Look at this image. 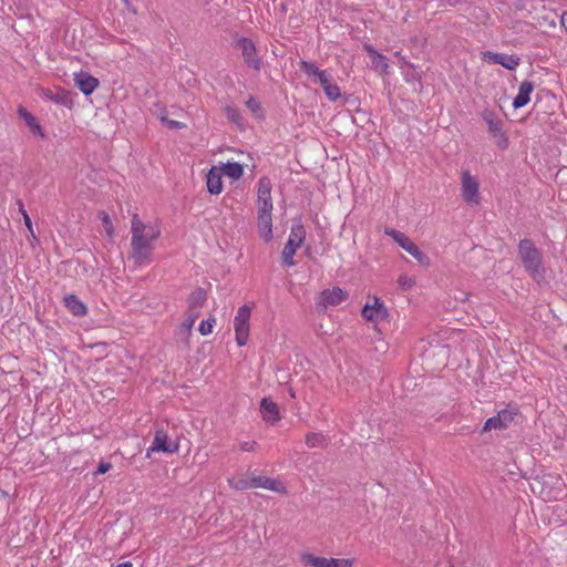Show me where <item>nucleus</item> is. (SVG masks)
Instances as JSON below:
<instances>
[{
    "label": "nucleus",
    "mask_w": 567,
    "mask_h": 567,
    "mask_svg": "<svg viewBox=\"0 0 567 567\" xmlns=\"http://www.w3.org/2000/svg\"><path fill=\"white\" fill-rule=\"evenodd\" d=\"M131 252L135 265H147L152 260L154 241L161 236V229L151 224L143 223L137 214L132 217Z\"/></svg>",
    "instance_id": "f257e3e1"
},
{
    "label": "nucleus",
    "mask_w": 567,
    "mask_h": 567,
    "mask_svg": "<svg viewBox=\"0 0 567 567\" xmlns=\"http://www.w3.org/2000/svg\"><path fill=\"white\" fill-rule=\"evenodd\" d=\"M306 238V229L300 220L295 221L291 226L288 241L281 252V264L286 267L295 266L293 256L296 250L302 245Z\"/></svg>",
    "instance_id": "f03ea898"
},
{
    "label": "nucleus",
    "mask_w": 567,
    "mask_h": 567,
    "mask_svg": "<svg viewBox=\"0 0 567 567\" xmlns=\"http://www.w3.org/2000/svg\"><path fill=\"white\" fill-rule=\"evenodd\" d=\"M384 233L392 237L402 249L413 256L421 265H429V257L405 234L393 228H386Z\"/></svg>",
    "instance_id": "7ed1b4c3"
},
{
    "label": "nucleus",
    "mask_w": 567,
    "mask_h": 567,
    "mask_svg": "<svg viewBox=\"0 0 567 567\" xmlns=\"http://www.w3.org/2000/svg\"><path fill=\"white\" fill-rule=\"evenodd\" d=\"M251 315V308L247 305L241 306L235 316L234 328L236 334V342L239 347L247 343L249 336V319Z\"/></svg>",
    "instance_id": "20e7f679"
},
{
    "label": "nucleus",
    "mask_w": 567,
    "mask_h": 567,
    "mask_svg": "<svg viewBox=\"0 0 567 567\" xmlns=\"http://www.w3.org/2000/svg\"><path fill=\"white\" fill-rule=\"evenodd\" d=\"M518 416V408L516 405H508L506 409L501 410L497 415L486 420L483 431L503 430L507 429Z\"/></svg>",
    "instance_id": "39448f33"
},
{
    "label": "nucleus",
    "mask_w": 567,
    "mask_h": 567,
    "mask_svg": "<svg viewBox=\"0 0 567 567\" xmlns=\"http://www.w3.org/2000/svg\"><path fill=\"white\" fill-rule=\"evenodd\" d=\"M478 181L470 172L465 171L461 177V195L470 206H477L481 203L478 194Z\"/></svg>",
    "instance_id": "423d86ee"
},
{
    "label": "nucleus",
    "mask_w": 567,
    "mask_h": 567,
    "mask_svg": "<svg viewBox=\"0 0 567 567\" xmlns=\"http://www.w3.org/2000/svg\"><path fill=\"white\" fill-rule=\"evenodd\" d=\"M543 2L544 0H534V11L538 10V4L542 7L540 12H537V16L534 17V20H536L534 28L538 29L542 33H547L556 28V22L560 16L555 10H546Z\"/></svg>",
    "instance_id": "0eeeda50"
},
{
    "label": "nucleus",
    "mask_w": 567,
    "mask_h": 567,
    "mask_svg": "<svg viewBox=\"0 0 567 567\" xmlns=\"http://www.w3.org/2000/svg\"><path fill=\"white\" fill-rule=\"evenodd\" d=\"M272 209L271 182L268 177H261L257 189V214H271Z\"/></svg>",
    "instance_id": "6e6552de"
},
{
    "label": "nucleus",
    "mask_w": 567,
    "mask_h": 567,
    "mask_svg": "<svg viewBox=\"0 0 567 567\" xmlns=\"http://www.w3.org/2000/svg\"><path fill=\"white\" fill-rule=\"evenodd\" d=\"M236 48L240 50L245 63L252 70L259 71L261 60L257 56L256 45L252 40L241 37L236 41Z\"/></svg>",
    "instance_id": "1a4fd4ad"
},
{
    "label": "nucleus",
    "mask_w": 567,
    "mask_h": 567,
    "mask_svg": "<svg viewBox=\"0 0 567 567\" xmlns=\"http://www.w3.org/2000/svg\"><path fill=\"white\" fill-rule=\"evenodd\" d=\"M361 315L367 321L372 322H379L389 317V312L383 300L378 297H373V303L364 305L361 310Z\"/></svg>",
    "instance_id": "9d476101"
},
{
    "label": "nucleus",
    "mask_w": 567,
    "mask_h": 567,
    "mask_svg": "<svg viewBox=\"0 0 567 567\" xmlns=\"http://www.w3.org/2000/svg\"><path fill=\"white\" fill-rule=\"evenodd\" d=\"M483 117L488 126L489 133L493 134L496 140V145L505 150L508 146V140L503 132L502 122L491 112L485 113Z\"/></svg>",
    "instance_id": "9b49d317"
},
{
    "label": "nucleus",
    "mask_w": 567,
    "mask_h": 567,
    "mask_svg": "<svg viewBox=\"0 0 567 567\" xmlns=\"http://www.w3.org/2000/svg\"><path fill=\"white\" fill-rule=\"evenodd\" d=\"M178 444L171 442L167 434L159 430L156 431L154 441L152 443V446L147 450L146 456L150 457L152 452H164L168 454H173L177 452Z\"/></svg>",
    "instance_id": "f8f14e48"
},
{
    "label": "nucleus",
    "mask_w": 567,
    "mask_h": 567,
    "mask_svg": "<svg viewBox=\"0 0 567 567\" xmlns=\"http://www.w3.org/2000/svg\"><path fill=\"white\" fill-rule=\"evenodd\" d=\"M482 59L485 62L493 64H501L507 70H515L519 64V59L515 55H508L505 53H496L491 51H485L482 53Z\"/></svg>",
    "instance_id": "ddd939ff"
},
{
    "label": "nucleus",
    "mask_w": 567,
    "mask_h": 567,
    "mask_svg": "<svg viewBox=\"0 0 567 567\" xmlns=\"http://www.w3.org/2000/svg\"><path fill=\"white\" fill-rule=\"evenodd\" d=\"M534 106H537L539 110L538 113L551 114L557 106V100L555 94H553L548 90H539L537 93L536 102Z\"/></svg>",
    "instance_id": "4468645a"
},
{
    "label": "nucleus",
    "mask_w": 567,
    "mask_h": 567,
    "mask_svg": "<svg viewBox=\"0 0 567 567\" xmlns=\"http://www.w3.org/2000/svg\"><path fill=\"white\" fill-rule=\"evenodd\" d=\"M553 278V271L542 265L539 251L534 247V281L539 286L548 285Z\"/></svg>",
    "instance_id": "2eb2a0df"
},
{
    "label": "nucleus",
    "mask_w": 567,
    "mask_h": 567,
    "mask_svg": "<svg viewBox=\"0 0 567 567\" xmlns=\"http://www.w3.org/2000/svg\"><path fill=\"white\" fill-rule=\"evenodd\" d=\"M74 84L84 95H90L97 87L99 80L87 72H80L74 75Z\"/></svg>",
    "instance_id": "dca6fc26"
},
{
    "label": "nucleus",
    "mask_w": 567,
    "mask_h": 567,
    "mask_svg": "<svg viewBox=\"0 0 567 567\" xmlns=\"http://www.w3.org/2000/svg\"><path fill=\"white\" fill-rule=\"evenodd\" d=\"M257 227L259 236L265 243H269L274 238L271 214H257Z\"/></svg>",
    "instance_id": "f3484780"
},
{
    "label": "nucleus",
    "mask_w": 567,
    "mask_h": 567,
    "mask_svg": "<svg viewBox=\"0 0 567 567\" xmlns=\"http://www.w3.org/2000/svg\"><path fill=\"white\" fill-rule=\"evenodd\" d=\"M260 413L262 419L271 424H275L280 420L279 408L277 403L268 398H264L260 402Z\"/></svg>",
    "instance_id": "a211bd4d"
},
{
    "label": "nucleus",
    "mask_w": 567,
    "mask_h": 567,
    "mask_svg": "<svg viewBox=\"0 0 567 567\" xmlns=\"http://www.w3.org/2000/svg\"><path fill=\"white\" fill-rule=\"evenodd\" d=\"M318 82L323 89L328 100L334 102L341 97L340 87L336 83H333L331 76L327 72H324L322 76L318 79Z\"/></svg>",
    "instance_id": "6ab92c4d"
},
{
    "label": "nucleus",
    "mask_w": 567,
    "mask_h": 567,
    "mask_svg": "<svg viewBox=\"0 0 567 567\" xmlns=\"http://www.w3.org/2000/svg\"><path fill=\"white\" fill-rule=\"evenodd\" d=\"M347 298V293L339 287L327 289L320 295V302L323 306H337Z\"/></svg>",
    "instance_id": "aec40b11"
},
{
    "label": "nucleus",
    "mask_w": 567,
    "mask_h": 567,
    "mask_svg": "<svg viewBox=\"0 0 567 567\" xmlns=\"http://www.w3.org/2000/svg\"><path fill=\"white\" fill-rule=\"evenodd\" d=\"M223 172L217 167H212L207 174V190L210 194L218 195L223 190Z\"/></svg>",
    "instance_id": "412c9836"
},
{
    "label": "nucleus",
    "mask_w": 567,
    "mask_h": 567,
    "mask_svg": "<svg viewBox=\"0 0 567 567\" xmlns=\"http://www.w3.org/2000/svg\"><path fill=\"white\" fill-rule=\"evenodd\" d=\"M18 114H19L20 118L24 121L25 125L29 127V130L34 135H38L41 138L45 137V134H44L41 125L39 124L37 118L29 111H27L24 107L20 106L18 110Z\"/></svg>",
    "instance_id": "4be33fe9"
},
{
    "label": "nucleus",
    "mask_w": 567,
    "mask_h": 567,
    "mask_svg": "<svg viewBox=\"0 0 567 567\" xmlns=\"http://www.w3.org/2000/svg\"><path fill=\"white\" fill-rule=\"evenodd\" d=\"M532 82L524 81L519 86V92L513 101L514 109L525 106L530 100Z\"/></svg>",
    "instance_id": "5701e85b"
},
{
    "label": "nucleus",
    "mask_w": 567,
    "mask_h": 567,
    "mask_svg": "<svg viewBox=\"0 0 567 567\" xmlns=\"http://www.w3.org/2000/svg\"><path fill=\"white\" fill-rule=\"evenodd\" d=\"M64 303L74 316H84L87 311L86 306L75 295L65 296Z\"/></svg>",
    "instance_id": "b1692460"
},
{
    "label": "nucleus",
    "mask_w": 567,
    "mask_h": 567,
    "mask_svg": "<svg viewBox=\"0 0 567 567\" xmlns=\"http://www.w3.org/2000/svg\"><path fill=\"white\" fill-rule=\"evenodd\" d=\"M305 443L309 449H326L329 444V439L320 432H309L306 434Z\"/></svg>",
    "instance_id": "393cba45"
},
{
    "label": "nucleus",
    "mask_w": 567,
    "mask_h": 567,
    "mask_svg": "<svg viewBox=\"0 0 567 567\" xmlns=\"http://www.w3.org/2000/svg\"><path fill=\"white\" fill-rule=\"evenodd\" d=\"M252 485H254V487H262L265 489H269V491H274V492L281 491V484L278 481L267 477V476H254Z\"/></svg>",
    "instance_id": "a878e982"
},
{
    "label": "nucleus",
    "mask_w": 567,
    "mask_h": 567,
    "mask_svg": "<svg viewBox=\"0 0 567 567\" xmlns=\"http://www.w3.org/2000/svg\"><path fill=\"white\" fill-rule=\"evenodd\" d=\"M206 299H207V293H206L205 289H203V288L195 289L188 297L189 310L195 312L196 309L204 306Z\"/></svg>",
    "instance_id": "bb28decb"
},
{
    "label": "nucleus",
    "mask_w": 567,
    "mask_h": 567,
    "mask_svg": "<svg viewBox=\"0 0 567 567\" xmlns=\"http://www.w3.org/2000/svg\"><path fill=\"white\" fill-rule=\"evenodd\" d=\"M519 254L526 270H532V241L523 239L519 243Z\"/></svg>",
    "instance_id": "cd10ccee"
},
{
    "label": "nucleus",
    "mask_w": 567,
    "mask_h": 567,
    "mask_svg": "<svg viewBox=\"0 0 567 567\" xmlns=\"http://www.w3.org/2000/svg\"><path fill=\"white\" fill-rule=\"evenodd\" d=\"M223 175H226L233 179H239L243 176L244 168L239 163H226L221 168Z\"/></svg>",
    "instance_id": "c85d7f7f"
},
{
    "label": "nucleus",
    "mask_w": 567,
    "mask_h": 567,
    "mask_svg": "<svg viewBox=\"0 0 567 567\" xmlns=\"http://www.w3.org/2000/svg\"><path fill=\"white\" fill-rule=\"evenodd\" d=\"M300 70L305 72L308 76H313L317 80L322 76V74L326 72L324 70H320L312 62L301 60L299 62Z\"/></svg>",
    "instance_id": "c756f323"
},
{
    "label": "nucleus",
    "mask_w": 567,
    "mask_h": 567,
    "mask_svg": "<svg viewBox=\"0 0 567 567\" xmlns=\"http://www.w3.org/2000/svg\"><path fill=\"white\" fill-rule=\"evenodd\" d=\"M302 561L306 565L312 566V567H328V560L329 558L326 557H318L312 554H303L301 556Z\"/></svg>",
    "instance_id": "7c9ffc66"
},
{
    "label": "nucleus",
    "mask_w": 567,
    "mask_h": 567,
    "mask_svg": "<svg viewBox=\"0 0 567 567\" xmlns=\"http://www.w3.org/2000/svg\"><path fill=\"white\" fill-rule=\"evenodd\" d=\"M372 59V68L380 71L381 73H386L389 64L386 62L385 56L380 54L379 52H373Z\"/></svg>",
    "instance_id": "2f4dec72"
},
{
    "label": "nucleus",
    "mask_w": 567,
    "mask_h": 567,
    "mask_svg": "<svg viewBox=\"0 0 567 567\" xmlns=\"http://www.w3.org/2000/svg\"><path fill=\"white\" fill-rule=\"evenodd\" d=\"M99 217L102 221V225L105 228L106 235L112 238L114 235V227H113V224H112V220H111L109 214L105 212H100Z\"/></svg>",
    "instance_id": "473e14b6"
},
{
    "label": "nucleus",
    "mask_w": 567,
    "mask_h": 567,
    "mask_svg": "<svg viewBox=\"0 0 567 567\" xmlns=\"http://www.w3.org/2000/svg\"><path fill=\"white\" fill-rule=\"evenodd\" d=\"M225 114L227 118L234 122L235 124H240L241 116L239 111L235 106L227 105L225 107Z\"/></svg>",
    "instance_id": "72a5a7b5"
},
{
    "label": "nucleus",
    "mask_w": 567,
    "mask_h": 567,
    "mask_svg": "<svg viewBox=\"0 0 567 567\" xmlns=\"http://www.w3.org/2000/svg\"><path fill=\"white\" fill-rule=\"evenodd\" d=\"M215 322H216V320L213 317H210L206 320H203L198 328L200 334L207 336V334L212 333Z\"/></svg>",
    "instance_id": "f704fd0d"
},
{
    "label": "nucleus",
    "mask_w": 567,
    "mask_h": 567,
    "mask_svg": "<svg viewBox=\"0 0 567 567\" xmlns=\"http://www.w3.org/2000/svg\"><path fill=\"white\" fill-rule=\"evenodd\" d=\"M229 485L235 489H247L254 487L252 477L250 480L240 478L236 482L229 480Z\"/></svg>",
    "instance_id": "c9c22d12"
},
{
    "label": "nucleus",
    "mask_w": 567,
    "mask_h": 567,
    "mask_svg": "<svg viewBox=\"0 0 567 567\" xmlns=\"http://www.w3.org/2000/svg\"><path fill=\"white\" fill-rule=\"evenodd\" d=\"M246 105L256 116L261 117L262 114L260 103L254 96H250L246 101Z\"/></svg>",
    "instance_id": "e433bc0d"
},
{
    "label": "nucleus",
    "mask_w": 567,
    "mask_h": 567,
    "mask_svg": "<svg viewBox=\"0 0 567 567\" xmlns=\"http://www.w3.org/2000/svg\"><path fill=\"white\" fill-rule=\"evenodd\" d=\"M352 560L347 558H329L328 567H351Z\"/></svg>",
    "instance_id": "4c0bfd02"
},
{
    "label": "nucleus",
    "mask_w": 567,
    "mask_h": 567,
    "mask_svg": "<svg viewBox=\"0 0 567 567\" xmlns=\"http://www.w3.org/2000/svg\"><path fill=\"white\" fill-rule=\"evenodd\" d=\"M398 284L404 289H410L414 286L415 280L406 275H401L398 279Z\"/></svg>",
    "instance_id": "58836bf2"
},
{
    "label": "nucleus",
    "mask_w": 567,
    "mask_h": 567,
    "mask_svg": "<svg viewBox=\"0 0 567 567\" xmlns=\"http://www.w3.org/2000/svg\"><path fill=\"white\" fill-rule=\"evenodd\" d=\"M162 122L168 127V128H172V130H179V128H184L186 125L182 122H178V121H175V120H169L165 116L162 117Z\"/></svg>",
    "instance_id": "ea45409f"
},
{
    "label": "nucleus",
    "mask_w": 567,
    "mask_h": 567,
    "mask_svg": "<svg viewBox=\"0 0 567 567\" xmlns=\"http://www.w3.org/2000/svg\"><path fill=\"white\" fill-rule=\"evenodd\" d=\"M257 447L256 441H248L240 443V450L244 452H254Z\"/></svg>",
    "instance_id": "a19ab883"
},
{
    "label": "nucleus",
    "mask_w": 567,
    "mask_h": 567,
    "mask_svg": "<svg viewBox=\"0 0 567 567\" xmlns=\"http://www.w3.org/2000/svg\"><path fill=\"white\" fill-rule=\"evenodd\" d=\"M197 312H193L189 318L183 323L184 328L187 330H190L195 323V320L197 318Z\"/></svg>",
    "instance_id": "79ce46f5"
},
{
    "label": "nucleus",
    "mask_w": 567,
    "mask_h": 567,
    "mask_svg": "<svg viewBox=\"0 0 567 567\" xmlns=\"http://www.w3.org/2000/svg\"><path fill=\"white\" fill-rule=\"evenodd\" d=\"M110 468H111V464H110V463H100V465L97 466V470H96L95 474H104V473H106Z\"/></svg>",
    "instance_id": "37998d69"
},
{
    "label": "nucleus",
    "mask_w": 567,
    "mask_h": 567,
    "mask_svg": "<svg viewBox=\"0 0 567 567\" xmlns=\"http://www.w3.org/2000/svg\"><path fill=\"white\" fill-rule=\"evenodd\" d=\"M23 220H24V225L28 227V229L31 233V235H33L32 221H31V218H30V216L28 214H24Z\"/></svg>",
    "instance_id": "c03bdc74"
},
{
    "label": "nucleus",
    "mask_w": 567,
    "mask_h": 567,
    "mask_svg": "<svg viewBox=\"0 0 567 567\" xmlns=\"http://www.w3.org/2000/svg\"><path fill=\"white\" fill-rule=\"evenodd\" d=\"M559 21H560V25L565 29V31L567 32V11H565L560 18H559Z\"/></svg>",
    "instance_id": "a18cd8bd"
},
{
    "label": "nucleus",
    "mask_w": 567,
    "mask_h": 567,
    "mask_svg": "<svg viewBox=\"0 0 567 567\" xmlns=\"http://www.w3.org/2000/svg\"><path fill=\"white\" fill-rule=\"evenodd\" d=\"M45 96H48L49 99H51L55 103H60L61 102L60 95L59 94H53L51 91H49V93H47Z\"/></svg>",
    "instance_id": "49530a36"
},
{
    "label": "nucleus",
    "mask_w": 567,
    "mask_h": 567,
    "mask_svg": "<svg viewBox=\"0 0 567 567\" xmlns=\"http://www.w3.org/2000/svg\"><path fill=\"white\" fill-rule=\"evenodd\" d=\"M17 204H18V206H19V212H20V214H21L22 216H24V214H28V213H27V210L24 209V205H23V203H22V200H21V199H18Z\"/></svg>",
    "instance_id": "de8ad7c7"
},
{
    "label": "nucleus",
    "mask_w": 567,
    "mask_h": 567,
    "mask_svg": "<svg viewBox=\"0 0 567 567\" xmlns=\"http://www.w3.org/2000/svg\"><path fill=\"white\" fill-rule=\"evenodd\" d=\"M365 51L370 55V58L373 56V52H377L371 45H364Z\"/></svg>",
    "instance_id": "09e8293b"
},
{
    "label": "nucleus",
    "mask_w": 567,
    "mask_h": 567,
    "mask_svg": "<svg viewBox=\"0 0 567 567\" xmlns=\"http://www.w3.org/2000/svg\"><path fill=\"white\" fill-rule=\"evenodd\" d=\"M133 564L131 561H124V563H120L117 564L115 567H132Z\"/></svg>",
    "instance_id": "8fccbe9b"
},
{
    "label": "nucleus",
    "mask_w": 567,
    "mask_h": 567,
    "mask_svg": "<svg viewBox=\"0 0 567 567\" xmlns=\"http://www.w3.org/2000/svg\"><path fill=\"white\" fill-rule=\"evenodd\" d=\"M288 392L291 398H296V392L292 388H288Z\"/></svg>",
    "instance_id": "3c124183"
}]
</instances>
